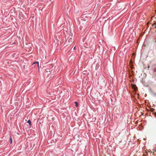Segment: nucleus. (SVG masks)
<instances>
[{"label": "nucleus", "mask_w": 156, "mask_h": 156, "mask_svg": "<svg viewBox=\"0 0 156 156\" xmlns=\"http://www.w3.org/2000/svg\"><path fill=\"white\" fill-rule=\"evenodd\" d=\"M152 26L153 27H154L155 28H156V22L154 23L152 25Z\"/></svg>", "instance_id": "f257e3e1"}, {"label": "nucleus", "mask_w": 156, "mask_h": 156, "mask_svg": "<svg viewBox=\"0 0 156 156\" xmlns=\"http://www.w3.org/2000/svg\"><path fill=\"white\" fill-rule=\"evenodd\" d=\"M27 122L30 125H31V122L30 120H28L27 121Z\"/></svg>", "instance_id": "f03ea898"}, {"label": "nucleus", "mask_w": 156, "mask_h": 156, "mask_svg": "<svg viewBox=\"0 0 156 156\" xmlns=\"http://www.w3.org/2000/svg\"><path fill=\"white\" fill-rule=\"evenodd\" d=\"M45 71L46 72V73H50V70L49 69H46V70H45Z\"/></svg>", "instance_id": "7ed1b4c3"}, {"label": "nucleus", "mask_w": 156, "mask_h": 156, "mask_svg": "<svg viewBox=\"0 0 156 156\" xmlns=\"http://www.w3.org/2000/svg\"><path fill=\"white\" fill-rule=\"evenodd\" d=\"M72 41V38H69L68 40V42L69 43L71 42Z\"/></svg>", "instance_id": "20e7f679"}, {"label": "nucleus", "mask_w": 156, "mask_h": 156, "mask_svg": "<svg viewBox=\"0 0 156 156\" xmlns=\"http://www.w3.org/2000/svg\"><path fill=\"white\" fill-rule=\"evenodd\" d=\"M75 104H76V105H75V106H76V107L78 106V103H77V102H76V101H75Z\"/></svg>", "instance_id": "39448f33"}, {"label": "nucleus", "mask_w": 156, "mask_h": 156, "mask_svg": "<svg viewBox=\"0 0 156 156\" xmlns=\"http://www.w3.org/2000/svg\"><path fill=\"white\" fill-rule=\"evenodd\" d=\"M37 64V65H38V66H39V62H35L34 64Z\"/></svg>", "instance_id": "423d86ee"}, {"label": "nucleus", "mask_w": 156, "mask_h": 156, "mask_svg": "<svg viewBox=\"0 0 156 156\" xmlns=\"http://www.w3.org/2000/svg\"><path fill=\"white\" fill-rule=\"evenodd\" d=\"M134 87H136V85H135L133 84V85H132V87H133V88H135Z\"/></svg>", "instance_id": "0eeeda50"}, {"label": "nucleus", "mask_w": 156, "mask_h": 156, "mask_svg": "<svg viewBox=\"0 0 156 156\" xmlns=\"http://www.w3.org/2000/svg\"><path fill=\"white\" fill-rule=\"evenodd\" d=\"M10 142L11 143H12V139H11V138H10Z\"/></svg>", "instance_id": "6e6552de"}, {"label": "nucleus", "mask_w": 156, "mask_h": 156, "mask_svg": "<svg viewBox=\"0 0 156 156\" xmlns=\"http://www.w3.org/2000/svg\"><path fill=\"white\" fill-rule=\"evenodd\" d=\"M154 110V109H153V108H152L151 109V111L152 112H153Z\"/></svg>", "instance_id": "1a4fd4ad"}, {"label": "nucleus", "mask_w": 156, "mask_h": 156, "mask_svg": "<svg viewBox=\"0 0 156 156\" xmlns=\"http://www.w3.org/2000/svg\"><path fill=\"white\" fill-rule=\"evenodd\" d=\"M149 67H150V66H148V67H147V68H148V69H149Z\"/></svg>", "instance_id": "9d476101"}, {"label": "nucleus", "mask_w": 156, "mask_h": 156, "mask_svg": "<svg viewBox=\"0 0 156 156\" xmlns=\"http://www.w3.org/2000/svg\"><path fill=\"white\" fill-rule=\"evenodd\" d=\"M23 68H25V66H23Z\"/></svg>", "instance_id": "9b49d317"}, {"label": "nucleus", "mask_w": 156, "mask_h": 156, "mask_svg": "<svg viewBox=\"0 0 156 156\" xmlns=\"http://www.w3.org/2000/svg\"><path fill=\"white\" fill-rule=\"evenodd\" d=\"M154 96H156V93L154 94Z\"/></svg>", "instance_id": "f8f14e48"}, {"label": "nucleus", "mask_w": 156, "mask_h": 156, "mask_svg": "<svg viewBox=\"0 0 156 156\" xmlns=\"http://www.w3.org/2000/svg\"><path fill=\"white\" fill-rule=\"evenodd\" d=\"M75 48H76V47H75L74 48V49H75Z\"/></svg>", "instance_id": "ddd939ff"}, {"label": "nucleus", "mask_w": 156, "mask_h": 156, "mask_svg": "<svg viewBox=\"0 0 156 156\" xmlns=\"http://www.w3.org/2000/svg\"><path fill=\"white\" fill-rule=\"evenodd\" d=\"M62 156H67L66 155H63Z\"/></svg>", "instance_id": "4468645a"}, {"label": "nucleus", "mask_w": 156, "mask_h": 156, "mask_svg": "<svg viewBox=\"0 0 156 156\" xmlns=\"http://www.w3.org/2000/svg\"><path fill=\"white\" fill-rule=\"evenodd\" d=\"M71 156H74L73 155H72Z\"/></svg>", "instance_id": "2eb2a0df"}, {"label": "nucleus", "mask_w": 156, "mask_h": 156, "mask_svg": "<svg viewBox=\"0 0 156 156\" xmlns=\"http://www.w3.org/2000/svg\"><path fill=\"white\" fill-rule=\"evenodd\" d=\"M155 115H156V113H155Z\"/></svg>", "instance_id": "dca6fc26"}, {"label": "nucleus", "mask_w": 156, "mask_h": 156, "mask_svg": "<svg viewBox=\"0 0 156 156\" xmlns=\"http://www.w3.org/2000/svg\"><path fill=\"white\" fill-rule=\"evenodd\" d=\"M155 151H156V150H155Z\"/></svg>", "instance_id": "f3484780"}]
</instances>
